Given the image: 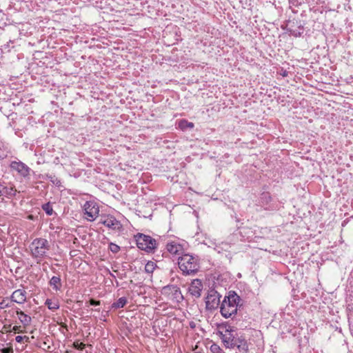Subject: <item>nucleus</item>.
<instances>
[{"label": "nucleus", "instance_id": "1", "mask_svg": "<svg viewBox=\"0 0 353 353\" xmlns=\"http://www.w3.org/2000/svg\"><path fill=\"white\" fill-rule=\"evenodd\" d=\"M217 334L221 339L226 348L236 347L240 352H246L248 350L245 339L242 336H238L236 331L230 325H220Z\"/></svg>", "mask_w": 353, "mask_h": 353}, {"label": "nucleus", "instance_id": "2", "mask_svg": "<svg viewBox=\"0 0 353 353\" xmlns=\"http://www.w3.org/2000/svg\"><path fill=\"white\" fill-rule=\"evenodd\" d=\"M241 301L240 296L236 293L230 291L221 303L220 307L221 315L225 318L232 317L236 314L238 307L241 306L239 304Z\"/></svg>", "mask_w": 353, "mask_h": 353}, {"label": "nucleus", "instance_id": "3", "mask_svg": "<svg viewBox=\"0 0 353 353\" xmlns=\"http://www.w3.org/2000/svg\"><path fill=\"white\" fill-rule=\"evenodd\" d=\"M178 264L179 268L185 275L195 274L200 268L198 259L188 254L179 257Z\"/></svg>", "mask_w": 353, "mask_h": 353}, {"label": "nucleus", "instance_id": "4", "mask_svg": "<svg viewBox=\"0 0 353 353\" xmlns=\"http://www.w3.org/2000/svg\"><path fill=\"white\" fill-rule=\"evenodd\" d=\"M50 244L47 239L43 238L35 239L30 244V249L32 257L43 258L46 252L50 250Z\"/></svg>", "mask_w": 353, "mask_h": 353}, {"label": "nucleus", "instance_id": "5", "mask_svg": "<svg viewBox=\"0 0 353 353\" xmlns=\"http://www.w3.org/2000/svg\"><path fill=\"white\" fill-rule=\"evenodd\" d=\"M137 247L147 252H151L157 248L156 240L150 236L139 233L135 236Z\"/></svg>", "mask_w": 353, "mask_h": 353}, {"label": "nucleus", "instance_id": "6", "mask_svg": "<svg viewBox=\"0 0 353 353\" xmlns=\"http://www.w3.org/2000/svg\"><path fill=\"white\" fill-rule=\"evenodd\" d=\"M220 298L221 295L215 290L210 289L205 297L206 308L210 310L216 309L220 304Z\"/></svg>", "mask_w": 353, "mask_h": 353}, {"label": "nucleus", "instance_id": "7", "mask_svg": "<svg viewBox=\"0 0 353 353\" xmlns=\"http://www.w3.org/2000/svg\"><path fill=\"white\" fill-rule=\"evenodd\" d=\"M83 209L85 211V214L87 215L86 219L90 221H94L99 215V205L94 201H86L84 204Z\"/></svg>", "mask_w": 353, "mask_h": 353}, {"label": "nucleus", "instance_id": "8", "mask_svg": "<svg viewBox=\"0 0 353 353\" xmlns=\"http://www.w3.org/2000/svg\"><path fill=\"white\" fill-rule=\"evenodd\" d=\"M163 292L165 294L170 296V299L179 303L183 300V296L181 294L180 288L174 285H168L163 288Z\"/></svg>", "mask_w": 353, "mask_h": 353}, {"label": "nucleus", "instance_id": "9", "mask_svg": "<svg viewBox=\"0 0 353 353\" xmlns=\"http://www.w3.org/2000/svg\"><path fill=\"white\" fill-rule=\"evenodd\" d=\"M100 223L113 230L120 231L122 228L120 221L112 215L101 216Z\"/></svg>", "mask_w": 353, "mask_h": 353}, {"label": "nucleus", "instance_id": "10", "mask_svg": "<svg viewBox=\"0 0 353 353\" xmlns=\"http://www.w3.org/2000/svg\"><path fill=\"white\" fill-rule=\"evenodd\" d=\"M10 168L23 177H27L30 174V168L21 161H12L10 163Z\"/></svg>", "mask_w": 353, "mask_h": 353}, {"label": "nucleus", "instance_id": "11", "mask_svg": "<svg viewBox=\"0 0 353 353\" xmlns=\"http://www.w3.org/2000/svg\"><path fill=\"white\" fill-rule=\"evenodd\" d=\"M202 290V281L199 279H196L191 282L190 285L188 288V292L192 296L199 298L201 295Z\"/></svg>", "mask_w": 353, "mask_h": 353}, {"label": "nucleus", "instance_id": "12", "mask_svg": "<svg viewBox=\"0 0 353 353\" xmlns=\"http://www.w3.org/2000/svg\"><path fill=\"white\" fill-rule=\"evenodd\" d=\"M11 299L12 301L22 304L26 301V292L21 289L17 290L12 293Z\"/></svg>", "mask_w": 353, "mask_h": 353}, {"label": "nucleus", "instance_id": "13", "mask_svg": "<svg viewBox=\"0 0 353 353\" xmlns=\"http://www.w3.org/2000/svg\"><path fill=\"white\" fill-rule=\"evenodd\" d=\"M166 249L170 254L174 255H179L183 252L182 245L174 241L168 243Z\"/></svg>", "mask_w": 353, "mask_h": 353}, {"label": "nucleus", "instance_id": "14", "mask_svg": "<svg viewBox=\"0 0 353 353\" xmlns=\"http://www.w3.org/2000/svg\"><path fill=\"white\" fill-rule=\"evenodd\" d=\"M17 190L12 187H7L0 183V196H13L16 194Z\"/></svg>", "mask_w": 353, "mask_h": 353}, {"label": "nucleus", "instance_id": "15", "mask_svg": "<svg viewBox=\"0 0 353 353\" xmlns=\"http://www.w3.org/2000/svg\"><path fill=\"white\" fill-rule=\"evenodd\" d=\"M17 314L19 321L23 325L27 326L30 325L31 322V317L30 316L26 314L22 311H17Z\"/></svg>", "mask_w": 353, "mask_h": 353}, {"label": "nucleus", "instance_id": "16", "mask_svg": "<svg viewBox=\"0 0 353 353\" xmlns=\"http://www.w3.org/2000/svg\"><path fill=\"white\" fill-rule=\"evenodd\" d=\"M50 285L56 290H60L61 288V282L59 276H54L50 281Z\"/></svg>", "mask_w": 353, "mask_h": 353}, {"label": "nucleus", "instance_id": "17", "mask_svg": "<svg viewBox=\"0 0 353 353\" xmlns=\"http://www.w3.org/2000/svg\"><path fill=\"white\" fill-rule=\"evenodd\" d=\"M128 302V300L125 297H121L117 301L114 302L112 304V308L113 309H119L123 307Z\"/></svg>", "mask_w": 353, "mask_h": 353}, {"label": "nucleus", "instance_id": "18", "mask_svg": "<svg viewBox=\"0 0 353 353\" xmlns=\"http://www.w3.org/2000/svg\"><path fill=\"white\" fill-rule=\"evenodd\" d=\"M45 304L52 310H57L59 307V305L57 301H53L50 299H46Z\"/></svg>", "mask_w": 353, "mask_h": 353}, {"label": "nucleus", "instance_id": "19", "mask_svg": "<svg viewBox=\"0 0 353 353\" xmlns=\"http://www.w3.org/2000/svg\"><path fill=\"white\" fill-rule=\"evenodd\" d=\"M156 268L157 265L154 262L148 261L145 265V271L147 273L151 274L154 272Z\"/></svg>", "mask_w": 353, "mask_h": 353}, {"label": "nucleus", "instance_id": "20", "mask_svg": "<svg viewBox=\"0 0 353 353\" xmlns=\"http://www.w3.org/2000/svg\"><path fill=\"white\" fill-rule=\"evenodd\" d=\"M42 209L46 212L48 215H51L53 212L52 206L49 203H45L42 206Z\"/></svg>", "mask_w": 353, "mask_h": 353}, {"label": "nucleus", "instance_id": "21", "mask_svg": "<svg viewBox=\"0 0 353 353\" xmlns=\"http://www.w3.org/2000/svg\"><path fill=\"white\" fill-rule=\"evenodd\" d=\"M72 347L77 349V350H83L85 347V344H84L82 342H80L79 341H76L73 343Z\"/></svg>", "mask_w": 353, "mask_h": 353}, {"label": "nucleus", "instance_id": "22", "mask_svg": "<svg viewBox=\"0 0 353 353\" xmlns=\"http://www.w3.org/2000/svg\"><path fill=\"white\" fill-rule=\"evenodd\" d=\"M110 249L113 253H117L119 251L120 248L117 244L111 243L110 244Z\"/></svg>", "mask_w": 353, "mask_h": 353}, {"label": "nucleus", "instance_id": "23", "mask_svg": "<svg viewBox=\"0 0 353 353\" xmlns=\"http://www.w3.org/2000/svg\"><path fill=\"white\" fill-rule=\"evenodd\" d=\"M210 350L213 353H218L219 352H222V350L220 348V347L215 344L211 346Z\"/></svg>", "mask_w": 353, "mask_h": 353}, {"label": "nucleus", "instance_id": "24", "mask_svg": "<svg viewBox=\"0 0 353 353\" xmlns=\"http://www.w3.org/2000/svg\"><path fill=\"white\" fill-rule=\"evenodd\" d=\"M49 178L50 179V181L57 186H59L61 185V181L57 178H56L55 176H50Z\"/></svg>", "mask_w": 353, "mask_h": 353}, {"label": "nucleus", "instance_id": "25", "mask_svg": "<svg viewBox=\"0 0 353 353\" xmlns=\"http://www.w3.org/2000/svg\"><path fill=\"white\" fill-rule=\"evenodd\" d=\"M184 124H185V125L189 127L190 128H192L194 127L193 123H191V122L188 123L187 121H181L180 123V127L181 128H184Z\"/></svg>", "mask_w": 353, "mask_h": 353}, {"label": "nucleus", "instance_id": "26", "mask_svg": "<svg viewBox=\"0 0 353 353\" xmlns=\"http://www.w3.org/2000/svg\"><path fill=\"white\" fill-rule=\"evenodd\" d=\"M261 199L265 200L266 203H268L271 199V197L268 193H263L261 196Z\"/></svg>", "mask_w": 353, "mask_h": 353}, {"label": "nucleus", "instance_id": "27", "mask_svg": "<svg viewBox=\"0 0 353 353\" xmlns=\"http://www.w3.org/2000/svg\"><path fill=\"white\" fill-rule=\"evenodd\" d=\"M13 352L12 347H6L1 350V353H11Z\"/></svg>", "mask_w": 353, "mask_h": 353}, {"label": "nucleus", "instance_id": "28", "mask_svg": "<svg viewBox=\"0 0 353 353\" xmlns=\"http://www.w3.org/2000/svg\"><path fill=\"white\" fill-rule=\"evenodd\" d=\"M89 303H90V305H100L99 301H96L93 299H90Z\"/></svg>", "mask_w": 353, "mask_h": 353}, {"label": "nucleus", "instance_id": "29", "mask_svg": "<svg viewBox=\"0 0 353 353\" xmlns=\"http://www.w3.org/2000/svg\"><path fill=\"white\" fill-rule=\"evenodd\" d=\"M25 337H23L22 336H17L15 338V340L17 343H21L24 340Z\"/></svg>", "mask_w": 353, "mask_h": 353}, {"label": "nucleus", "instance_id": "30", "mask_svg": "<svg viewBox=\"0 0 353 353\" xmlns=\"http://www.w3.org/2000/svg\"><path fill=\"white\" fill-rule=\"evenodd\" d=\"M19 328H20V327H19V326H14L12 330L15 332H20L21 331H20Z\"/></svg>", "mask_w": 353, "mask_h": 353}, {"label": "nucleus", "instance_id": "31", "mask_svg": "<svg viewBox=\"0 0 353 353\" xmlns=\"http://www.w3.org/2000/svg\"><path fill=\"white\" fill-rule=\"evenodd\" d=\"M23 337H25L24 338V340H26V342H29V337L27 336H23Z\"/></svg>", "mask_w": 353, "mask_h": 353}, {"label": "nucleus", "instance_id": "32", "mask_svg": "<svg viewBox=\"0 0 353 353\" xmlns=\"http://www.w3.org/2000/svg\"><path fill=\"white\" fill-rule=\"evenodd\" d=\"M1 305H2V303H0V308H3V307L1 306Z\"/></svg>", "mask_w": 353, "mask_h": 353}]
</instances>
